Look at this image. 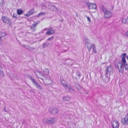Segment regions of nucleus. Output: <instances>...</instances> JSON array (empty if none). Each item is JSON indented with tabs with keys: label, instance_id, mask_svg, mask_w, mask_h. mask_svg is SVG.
Here are the masks:
<instances>
[{
	"label": "nucleus",
	"instance_id": "1",
	"mask_svg": "<svg viewBox=\"0 0 128 128\" xmlns=\"http://www.w3.org/2000/svg\"><path fill=\"white\" fill-rule=\"evenodd\" d=\"M100 10L101 12L103 13L104 18H108L112 16V12L108 10L104 6L102 5L100 8Z\"/></svg>",
	"mask_w": 128,
	"mask_h": 128
},
{
	"label": "nucleus",
	"instance_id": "2",
	"mask_svg": "<svg viewBox=\"0 0 128 128\" xmlns=\"http://www.w3.org/2000/svg\"><path fill=\"white\" fill-rule=\"evenodd\" d=\"M85 44L89 52L90 51L91 48H92L93 53L94 52L95 54L96 53V46L94 44L91 43L88 40H86Z\"/></svg>",
	"mask_w": 128,
	"mask_h": 128
},
{
	"label": "nucleus",
	"instance_id": "3",
	"mask_svg": "<svg viewBox=\"0 0 128 128\" xmlns=\"http://www.w3.org/2000/svg\"><path fill=\"white\" fill-rule=\"evenodd\" d=\"M61 82L66 90H68L71 93H73L74 92V90L72 86L67 82L63 80Z\"/></svg>",
	"mask_w": 128,
	"mask_h": 128
},
{
	"label": "nucleus",
	"instance_id": "4",
	"mask_svg": "<svg viewBox=\"0 0 128 128\" xmlns=\"http://www.w3.org/2000/svg\"><path fill=\"white\" fill-rule=\"evenodd\" d=\"M123 65V64L122 62H119L116 67L118 69L119 72L122 74L124 72Z\"/></svg>",
	"mask_w": 128,
	"mask_h": 128
},
{
	"label": "nucleus",
	"instance_id": "5",
	"mask_svg": "<svg viewBox=\"0 0 128 128\" xmlns=\"http://www.w3.org/2000/svg\"><path fill=\"white\" fill-rule=\"evenodd\" d=\"M86 5L88 6L89 10L92 9H96V6L95 4H91L88 2L86 3Z\"/></svg>",
	"mask_w": 128,
	"mask_h": 128
},
{
	"label": "nucleus",
	"instance_id": "6",
	"mask_svg": "<svg viewBox=\"0 0 128 128\" xmlns=\"http://www.w3.org/2000/svg\"><path fill=\"white\" fill-rule=\"evenodd\" d=\"M49 111L52 114H57L58 112V110L55 107H50L49 108Z\"/></svg>",
	"mask_w": 128,
	"mask_h": 128
},
{
	"label": "nucleus",
	"instance_id": "7",
	"mask_svg": "<svg viewBox=\"0 0 128 128\" xmlns=\"http://www.w3.org/2000/svg\"><path fill=\"white\" fill-rule=\"evenodd\" d=\"M2 19L4 22L8 24H11V22L10 20L7 17L5 16H3Z\"/></svg>",
	"mask_w": 128,
	"mask_h": 128
},
{
	"label": "nucleus",
	"instance_id": "8",
	"mask_svg": "<svg viewBox=\"0 0 128 128\" xmlns=\"http://www.w3.org/2000/svg\"><path fill=\"white\" fill-rule=\"evenodd\" d=\"M48 8L51 11L56 12L58 11V9L54 6L51 4H49L48 6Z\"/></svg>",
	"mask_w": 128,
	"mask_h": 128
},
{
	"label": "nucleus",
	"instance_id": "9",
	"mask_svg": "<svg viewBox=\"0 0 128 128\" xmlns=\"http://www.w3.org/2000/svg\"><path fill=\"white\" fill-rule=\"evenodd\" d=\"M112 70V68L110 65L107 66L105 71L106 74H110Z\"/></svg>",
	"mask_w": 128,
	"mask_h": 128
},
{
	"label": "nucleus",
	"instance_id": "10",
	"mask_svg": "<svg viewBox=\"0 0 128 128\" xmlns=\"http://www.w3.org/2000/svg\"><path fill=\"white\" fill-rule=\"evenodd\" d=\"M55 30L52 28H50L46 32V35H51L54 34Z\"/></svg>",
	"mask_w": 128,
	"mask_h": 128
},
{
	"label": "nucleus",
	"instance_id": "11",
	"mask_svg": "<svg viewBox=\"0 0 128 128\" xmlns=\"http://www.w3.org/2000/svg\"><path fill=\"white\" fill-rule=\"evenodd\" d=\"M49 70L48 68H46L43 71V73L41 74V76L42 77H45L46 75H47L49 74Z\"/></svg>",
	"mask_w": 128,
	"mask_h": 128
},
{
	"label": "nucleus",
	"instance_id": "12",
	"mask_svg": "<svg viewBox=\"0 0 128 128\" xmlns=\"http://www.w3.org/2000/svg\"><path fill=\"white\" fill-rule=\"evenodd\" d=\"M126 56V53H124L120 56V58H122L121 62L123 63H126V61L125 59V57Z\"/></svg>",
	"mask_w": 128,
	"mask_h": 128
},
{
	"label": "nucleus",
	"instance_id": "13",
	"mask_svg": "<svg viewBox=\"0 0 128 128\" xmlns=\"http://www.w3.org/2000/svg\"><path fill=\"white\" fill-rule=\"evenodd\" d=\"M74 76V78L76 80H77L80 79V74L78 71H77L75 73Z\"/></svg>",
	"mask_w": 128,
	"mask_h": 128
},
{
	"label": "nucleus",
	"instance_id": "14",
	"mask_svg": "<svg viewBox=\"0 0 128 128\" xmlns=\"http://www.w3.org/2000/svg\"><path fill=\"white\" fill-rule=\"evenodd\" d=\"M112 126L113 128H118L119 124L116 120H114Z\"/></svg>",
	"mask_w": 128,
	"mask_h": 128
},
{
	"label": "nucleus",
	"instance_id": "15",
	"mask_svg": "<svg viewBox=\"0 0 128 128\" xmlns=\"http://www.w3.org/2000/svg\"><path fill=\"white\" fill-rule=\"evenodd\" d=\"M38 24V23H34V24H32V26L30 28V30L32 32L34 31L36 29V28H35L36 26Z\"/></svg>",
	"mask_w": 128,
	"mask_h": 128
},
{
	"label": "nucleus",
	"instance_id": "16",
	"mask_svg": "<svg viewBox=\"0 0 128 128\" xmlns=\"http://www.w3.org/2000/svg\"><path fill=\"white\" fill-rule=\"evenodd\" d=\"M34 9H31L29 11L27 14H25V16L28 17L30 15H32L34 13Z\"/></svg>",
	"mask_w": 128,
	"mask_h": 128
},
{
	"label": "nucleus",
	"instance_id": "17",
	"mask_svg": "<svg viewBox=\"0 0 128 128\" xmlns=\"http://www.w3.org/2000/svg\"><path fill=\"white\" fill-rule=\"evenodd\" d=\"M62 99L64 101L69 102L70 100V98L68 96H66L63 97Z\"/></svg>",
	"mask_w": 128,
	"mask_h": 128
},
{
	"label": "nucleus",
	"instance_id": "18",
	"mask_svg": "<svg viewBox=\"0 0 128 128\" xmlns=\"http://www.w3.org/2000/svg\"><path fill=\"white\" fill-rule=\"evenodd\" d=\"M122 22L123 24H128V16L126 18L122 19Z\"/></svg>",
	"mask_w": 128,
	"mask_h": 128
},
{
	"label": "nucleus",
	"instance_id": "19",
	"mask_svg": "<svg viewBox=\"0 0 128 128\" xmlns=\"http://www.w3.org/2000/svg\"><path fill=\"white\" fill-rule=\"evenodd\" d=\"M6 35V33L0 32V38H1V40L2 38L4 37Z\"/></svg>",
	"mask_w": 128,
	"mask_h": 128
},
{
	"label": "nucleus",
	"instance_id": "20",
	"mask_svg": "<svg viewBox=\"0 0 128 128\" xmlns=\"http://www.w3.org/2000/svg\"><path fill=\"white\" fill-rule=\"evenodd\" d=\"M23 12V10L21 9H18L17 10V13L18 14L20 15Z\"/></svg>",
	"mask_w": 128,
	"mask_h": 128
},
{
	"label": "nucleus",
	"instance_id": "21",
	"mask_svg": "<svg viewBox=\"0 0 128 128\" xmlns=\"http://www.w3.org/2000/svg\"><path fill=\"white\" fill-rule=\"evenodd\" d=\"M34 85L36 86L37 88L39 90H42V87L37 83Z\"/></svg>",
	"mask_w": 128,
	"mask_h": 128
},
{
	"label": "nucleus",
	"instance_id": "22",
	"mask_svg": "<svg viewBox=\"0 0 128 128\" xmlns=\"http://www.w3.org/2000/svg\"><path fill=\"white\" fill-rule=\"evenodd\" d=\"M53 120H44L43 122L44 123L50 124L54 123Z\"/></svg>",
	"mask_w": 128,
	"mask_h": 128
},
{
	"label": "nucleus",
	"instance_id": "23",
	"mask_svg": "<svg viewBox=\"0 0 128 128\" xmlns=\"http://www.w3.org/2000/svg\"><path fill=\"white\" fill-rule=\"evenodd\" d=\"M29 78L32 82L33 83L34 85H35L37 83V82L36 81L34 78H32L31 76H29Z\"/></svg>",
	"mask_w": 128,
	"mask_h": 128
},
{
	"label": "nucleus",
	"instance_id": "24",
	"mask_svg": "<svg viewBox=\"0 0 128 128\" xmlns=\"http://www.w3.org/2000/svg\"><path fill=\"white\" fill-rule=\"evenodd\" d=\"M34 73L37 76V74L38 73L40 74L41 75V73L40 71H38L37 70H35L34 71Z\"/></svg>",
	"mask_w": 128,
	"mask_h": 128
},
{
	"label": "nucleus",
	"instance_id": "25",
	"mask_svg": "<svg viewBox=\"0 0 128 128\" xmlns=\"http://www.w3.org/2000/svg\"><path fill=\"white\" fill-rule=\"evenodd\" d=\"M124 66V68L126 70H128V64H126V63H123Z\"/></svg>",
	"mask_w": 128,
	"mask_h": 128
},
{
	"label": "nucleus",
	"instance_id": "26",
	"mask_svg": "<svg viewBox=\"0 0 128 128\" xmlns=\"http://www.w3.org/2000/svg\"><path fill=\"white\" fill-rule=\"evenodd\" d=\"M68 62H67V63H68V64L70 65H72L73 63V61L71 60H68Z\"/></svg>",
	"mask_w": 128,
	"mask_h": 128
},
{
	"label": "nucleus",
	"instance_id": "27",
	"mask_svg": "<svg viewBox=\"0 0 128 128\" xmlns=\"http://www.w3.org/2000/svg\"><path fill=\"white\" fill-rule=\"evenodd\" d=\"M4 0H0V7L2 6L4 4Z\"/></svg>",
	"mask_w": 128,
	"mask_h": 128
},
{
	"label": "nucleus",
	"instance_id": "28",
	"mask_svg": "<svg viewBox=\"0 0 128 128\" xmlns=\"http://www.w3.org/2000/svg\"><path fill=\"white\" fill-rule=\"evenodd\" d=\"M122 122L124 125L128 124V120H122Z\"/></svg>",
	"mask_w": 128,
	"mask_h": 128
},
{
	"label": "nucleus",
	"instance_id": "29",
	"mask_svg": "<svg viewBox=\"0 0 128 128\" xmlns=\"http://www.w3.org/2000/svg\"><path fill=\"white\" fill-rule=\"evenodd\" d=\"M75 125L74 123H71V125H70V128H75Z\"/></svg>",
	"mask_w": 128,
	"mask_h": 128
},
{
	"label": "nucleus",
	"instance_id": "30",
	"mask_svg": "<svg viewBox=\"0 0 128 128\" xmlns=\"http://www.w3.org/2000/svg\"><path fill=\"white\" fill-rule=\"evenodd\" d=\"M76 88L78 90H79L81 89L82 87L81 86L80 84H78L76 86Z\"/></svg>",
	"mask_w": 128,
	"mask_h": 128
},
{
	"label": "nucleus",
	"instance_id": "31",
	"mask_svg": "<svg viewBox=\"0 0 128 128\" xmlns=\"http://www.w3.org/2000/svg\"><path fill=\"white\" fill-rule=\"evenodd\" d=\"M54 36H52L51 37L47 39V40L48 41H50L51 40H52L54 38Z\"/></svg>",
	"mask_w": 128,
	"mask_h": 128
},
{
	"label": "nucleus",
	"instance_id": "32",
	"mask_svg": "<svg viewBox=\"0 0 128 128\" xmlns=\"http://www.w3.org/2000/svg\"><path fill=\"white\" fill-rule=\"evenodd\" d=\"M45 13L44 12H41L39 13L38 15V17H39L40 16H42L44 15Z\"/></svg>",
	"mask_w": 128,
	"mask_h": 128
},
{
	"label": "nucleus",
	"instance_id": "33",
	"mask_svg": "<svg viewBox=\"0 0 128 128\" xmlns=\"http://www.w3.org/2000/svg\"><path fill=\"white\" fill-rule=\"evenodd\" d=\"M124 35L126 37H127L128 36V31L124 34Z\"/></svg>",
	"mask_w": 128,
	"mask_h": 128
},
{
	"label": "nucleus",
	"instance_id": "34",
	"mask_svg": "<svg viewBox=\"0 0 128 128\" xmlns=\"http://www.w3.org/2000/svg\"><path fill=\"white\" fill-rule=\"evenodd\" d=\"M85 16L88 19V20L89 21V22H91V20L90 17L87 16Z\"/></svg>",
	"mask_w": 128,
	"mask_h": 128
},
{
	"label": "nucleus",
	"instance_id": "35",
	"mask_svg": "<svg viewBox=\"0 0 128 128\" xmlns=\"http://www.w3.org/2000/svg\"><path fill=\"white\" fill-rule=\"evenodd\" d=\"M17 15L16 13H14L13 15V17L14 18H16L17 17Z\"/></svg>",
	"mask_w": 128,
	"mask_h": 128
},
{
	"label": "nucleus",
	"instance_id": "36",
	"mask_svg": "<svg viewBox=\"0 0 128 128\" xmlns=\"http://www.w3.org/2000/svg\"><path fill=\"white\" fill-rule=\"evenodd\" d=\"M124 120H128V114H127L124 118Z\"/></svg>",
	"mask_w": 128,
	"mask_h": 128
},
{
	"label": "nucleus",
	"instance_id": "37",
	"mask_svg": "<svg viewBox=\"0 0 128 128\" xmlns=\"http://www.w3.org/2000/svg\"><path fill=\"white\" fill-rule=\"evenodd\" d=\"M48 29V28H44V29H43V30H47Z\"/></svg>",
	"mask_w": 128,
	"mask_h": 128
},
{
	"label": "nucleus",
	"instance_id": "38",
	"mask_svg": "<svg viewBox=\"0 0 128 128\" xmlns=\"http://www.w3.org/2000/svg\"><path fill=\"white\" fill-rule=\"evenodd\" d=\"M39 22V21H36V22H35V23H38V24Z\"/></svg>",
	"mask_w": 128,
	"mask_h": 128
},
{
	"label": "nucleus",
	"instance_id": "39",
	"mask_svg": "<svg viewBox=\"0 0 128 128\" xmlns=\"http://www.w3.org/2000/svg\"><path fill=\"white\" fill-rule=\"evenodd\" d=\"M4 110L5 111V112H7V111H6V109L5 108H4Z\"/></svg>",
	"mask_w": 128,
	"mask_h": 128
},
{
	"label": "nucleus",
	"instance_id": "40",
	"mask_svg": "<svg viewBox=\"0 0 128 128\" xmlns=\"http://www.w3.org/2000/svg\"><path fill=\"white\" fill-rule=\"evenodd\" d=\"M1 74H2V76H4V74H3V72H1Z\"/></svg>",
	"mask_w": 128,
	"mask_h": 128
},
{
	"label": "nucleus",
	"instance_id": "41",
	"mask_svg": "<svg viewBox=\"0 0 128 128\" xmlns=\"http://www.w3.org/2000/svg\"><path fill=\"white\" fill-rule=\"evenodd\" d=\"M46 43H44L43 44V46H44L46 44Z\"/></svg>",
	"mask_w": 128,
	"mask_h": 128
},
{
	"label": "nucleus",
	"instance_id": "42",
	"mask_svg": "<svg viewBox=\"0 0 128 128\" xmlns=\"http://www.w3.org/2000/svg\"><path fill=\"white\" fill-rule=\"evenodd\" d=\"M76 16H78V14L77 13H76Z\"/></svg>",
	"mask_w": 128,
	"mask_h": 128
},
{
	"label": "nucleus",
	"instance_id": "43",
	"mask_svg": "<svg viewBox=\"0 0 128 128\" xmlns=\"http://www.w3.org/2000/svg\"><path fill=\"white\" fill-rule=\"evenodd\" d=\"M126 58L128 60V55L127 56Z\"/></svg>",
	"mask_w": 128,
	"mask_h": 128
},
{
	"label": "nucleus",
	"instance_id": "44",
	"mask_svg": "<svg viewBox=\"0 0 128 128\" xmlns=\"http://www.w3.org/2000/svg\"><path fill=\"white\" fill-rule=\"evenodd\" d=\"M34 49H35V48H32V50H34Z\"/></svg>",
	"mask_w": 128,
	"mask_h": 128
},
{
	"label": "nucleus",
	"instance_id": "45",
	"mask_svg": "<svg viewBox=\"0 0 128 128\" xmlns=\"http://www.w3.org/2000/svg\"><path fill=\"white\" fill-rule=\"evenodd\" d=\"M45 48V46H44L43 47V48Z\"/></svg>",
	"mask_w": 128,
	"mask_h": 128
},
{
	"label": "nucleus",
	"instance_id": "46",
	"mask_svg": "<svg viewBox=\"0 0 128 128\" xmlns=\"http://www.w3.org/2000/svg\"><path fill=\"white\" fill-rule=\"evenodd\" d=\"M52 119H54V118H52Z\"/></svg>",
	"mask_w": 128,
	"mask_h": 128
},
{
	"label": "nucleus",
	"instance_id": "47",
	"mask_svg": "<svg viewBox=\"0 0 128 128\" xmlns=\"http://www.w3.org/2000/svg\"><path fill=\"white\" fill-rule=\"evenodd\" d=\"M67 51L66 50H65L64 51V52H66Z\"/></svg>",
	"mask_w": 128,
	"mask_h": 128
},
{
	"label": "nucleus",
	"instance_id": "48",
	"mask_svg": "<svg viewBox=\"0 0 128 128\" xmlns=\"http://www.w3.org/2000/svg\"><path fill=\"white\" fill-rule=\"evenodd\" d=\"M50 84H47V85H49Z\"/></svg>",
	"mask_w": 128,
	"mask_h": 128
},
{
	"label": "nucleus",
	"instance_id": "49",
	"mask_svg": "<svg viewBox=\"0 0 128 128\" xmlns=\"http://www.w3.org/2000/svg\"><path fill=\"white\" fill-rule=\"evenodd\" d=\"M48 45V44H47V45L46 46H47Z\"/></svg>",
	"mask_w": 128,
	"mask_h": 128
}]
</instances>
